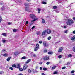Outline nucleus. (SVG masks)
Listing matches in <instances>:
<instances>
[{"mask_svg":"<svg viewBox=\"0 0 75 75\" xmlns=\"http://www.w3.org/2000/svg\"><path fill=\"white\" fill-rule=\"evenodd\" d=\"M30 16L31 18L32 19H34V20H32L31 21V22L29 23V27H30L33 24V23H34V22L35 21V20H37L38 19L36 18V16H35L34 14L30 15Z\"/></svg>","mask_w":75,"mask_h":75,"instance_id":"f257e3e1","label":"nucleus"},{"mask_svg":"<svg viewBox=\"0 0 75 75\" xmlns=\"http://www.w3.org/2000/svg\"><path fill=\"white\" fill-rule=\"evenodd\" d=\"M66 24L69 25H71L74 24V21L71 19H68L67 21L66 22Z\"/></svg>","mask_w":75,"mask_h":75,"instance_id":"f03ea898","label":"nucleus"},{"mask_svg":"<svg viewBox=\"0 0 75 75\" xmlns=\"http://www.w3.org/2000/svg\"><path fill=\"white\" fill-rule=\"evenodd\" d=\"M25 11H30V9L28 7L29 4H28L25 3Z\"/></svg>","mask_w":75,"mask_h":75,"instance_id":"7ed1b4c3","label":"nucleus"},{"mask_svg":"<svg viewBox=\"0 0 75 75\" xmlns=\"http://www.w3.org/2000/svg\"><path fill=\"white\" fill-rule=\"evenodd\" d=\"M27 64H25L23 66V71H24L27 69Z\"/></svg>","mask_w":75,"mask_h":75,"instance_id":"20e7f679","label":"nucleus"},{"mask_svg":"<svg viewBox=\"0 0 75 75\" xmlns=\"http://www.w3.org/2000/svg\"><path fill=\"white\" fill-rule=\"evenodd\" d=\"M43 59L44 61H47L49 59V57H48L45 56L44 58Z\"/></svg>","mask_w":75,"mask_h":75,"instance_id":"39448f33","label":"nucleus"},{"mask_svg":"<svg viewBox=\"0 0 75 75\" xmlns=\"http://www.w3.org/2000/svg\"><path fill=\"white\" fill-rule=\"evenodd\" d=\"M43 45L44 47H48V44L46 42H44Z\"/></svg>","mask_w":75,"mask_h":75,"instance_id":"423d86ee","label":"nucleus"},{"mask_svg":"<svg viewBox=\"0 0 75 75\" xmlns=\"http://www.w3.org/2000/svg\"><path fill=\"white\" fill-rule=\"evenodd\" d=\"M47 34H51V31L49 29H47L46 31Z\"/></svg>","mask_w":75,"mask_h":75,"instance_id":"0eeeda50","label":"nucleus"},{"mask_svg":"<svg viewBox=\"0 0 75 75\" xmlns=\"http://www.w3.org/2000/svg\"><path fill=\"white\" fill-rule=\"evenodd\" d=\"M62 50H63V48L62 47H60L58 50V52H62Z\"/></svg>","mask_w":75,"mask_h":75,"instance_id":"6e6552de","label":"nucleus"},{"mask_svg":"<svg viewBox=\"0 0 75 75\" xmlns=\"http://www.w3.org/2000/svg\"><path fill=\"white\" fill-rule=\"evenodd\" d=\"M16 66V68H20V64H17Z\"/></svg>","mask_w":75,"mask_h":75,"instance_id":"1a4fd4ad","label":"nucleus"},{"mask_svg":"<svg viewBox=\"0 0 75 75\" xmlns=\"http://www.w3.org/2000/svg\"><path fill=\"white\" fill-rule=\"evenodd\" d=\"M31 61V59H29L26 62H25V63L26 64H28L29 63V62H30Z\"/></svg>","mask_w":75,"mask_h":75,"instance_id":"9d476101","label":"nucleus"},{"mask_svg":"<svg viewBox=\"0 0 75 75\" xmlns=\"http://www.w3.org/2000/svg\"><path fill=\"white\" fill-rule=\"evenodd\" d=\"M45 34H46V31L45 30L42 33V35H44Z\"/></svg>","mask_w":75,"mask_h":75,"instance_id":"9b49d317","label":"nucleus"},{"mask_svg":"<svg viewBox=\"0 0 75 75\" xmlns=\"http://www.w3.org/2000/svg\"><path fill=\"white\" fill-rule=\"evenodd\" d=\"M48 54L49 55H52L53 54V52L49 51L48 52Z\"/></svg>","mask_w":75,"mask_h":75,"instance_id":"f8f14e48","label":"nucleus"},{"mask_svg":"<svg viewBox=\"0 0 75 75\" xmlns=\"http://www.w3.org/2000/svg\"><path fill=\"white\" fill-rule=\"evenodd\" d=\"M15 55H18V54H19V53H18V52H16L14 53V54Z\"/></svg>","mask_w":75,"mask_h":75,"instance_id":"ddd939ff","label":"nucleus"},{"mask_svg":"<svg viewBox=\"0 0 75 75\" xmlns=\"http://www.w3.org/2000/svg\"><path fill=\"white\" fill-rule=\"evenodd\" d=\"M2 35L3 36H4L5 37H6L7 36V34H6V33H3L2 34Z\"/></svg>","mask_w":75,"mask_h":75,"instance_id":"4468645a","label":"nucleus"},{"mask_svg":"<svg viewBox=\"0 0 75 75\" xmlns=\"http://www.w3.org/2000/svg\"><path fill=\"white\" fill-rule=\"evenodd\" d=\"M7 55H8V54H7V53H5L3 54V56L5 57H7Z\"/></svg>","mask_w":75,"mask_h":75,"instance_id":"2eb2a0df","label":"nucleus"},{"mask_svg":"<svg viewBox=\"0 0 75 75\" xmlns=\"http://www.w3.org/2000/svg\"><path fill=\"white\" fill-rule=\"evenodd\" d=\"M71 40H75V35L71 38Z\"/></svg>","mask_w":75,"mask_h":75,"instance_id":"dca6fc26","label":"nucleus"},{"mask_svg":"<svg viewBox=\"0 0 75 75\" xmlns=\"http://www.w3.org/2000/svg\"><path fill=\"white\" fill-rule=\"evenodd\" d=\"M10 59H11V57H8L6 59V61H10Z\"/></svg>","mask_w":75,"mask_h":75,"instance_id":"f3484780","label":"nucleus"},{"mask_svg":"<svg viewBox=\"0 0 75 75\" xmlns=\"http://www.w3.org/2000/svg\"><path fill=\"white\" fill-rule=\"evenodd\" d=\"M56 68V66H53L52 68V69L53 70H54V69H55Z\"/></svg>","mask_w":75,"mask_h":75,"instance_id":"a211bd4d","label":"nucleus"},{"mask_svg":"<svg viewBox=\"0 0 75 75\" xmlns=\"http://www.w3.org/2000/svg\"><path fill=\"white\" fill-rule=\"evenodd\" d=\"M36 48H39V44H37L36 45Z\"/></svg>","mask_w":75,"mask_h":75,"instance_id":"6ab92c4d","label":"nucleus"},{"mask_svg":"<svg viewBox=\"0 0 75 75\" xmlns=\"http://www.w3.org/2000/svg\"><path fill=\"white\" fill-rule=\"evenodd\" d=\"M38 48L37 47H36L35 48L34 51H37V50H38Z\"/></svg>","mask_w":75,"mask_h":75,"instance_id":"aec40b11","label":"nucleus"},{"mask_svg":"<svg viewBox=\"0 0 75 75\" xmlns=\"http://www.w3.org/2000/svg\"><path fill=\"white\" fill-rule=\"evenodd\" d=\"M26 57L24 56L23 57L21 58V59H26Z\"/></svg>","mask_w":75,"mask_h":75,"instance_id":"412c9836","label":"nucleus"},{"mask_svg":"<svg viewBox=\"0 0 75 75\" xmlns=\"http://www.w3.org/2000/svg\"><path fill=\"white\" fill-rule=\"evenodd\" d=\"M12 67H15V68H17V67L16 66V65L15 64L12 65Z\"/></svg>","mask_w":75,"mask_h":75,"instance_id":"4be33fe9","label":"nucleus"},{"mask_svg":"<svg viewBox=\"0 0 75 75\" xmlns=\"http://www.w3.org/2000/svg\"><path fill=\"white\" fill-rule=\"evenodd\" d=\"M58 74V72L57 71H54L53 73V74L54 75H55V74Z\"/></svg>","mask_w":75,"mask_h":75,"instance_id":"5701e85b","label":"nucleus"},{"mask_svg":"<svg viewBox=\"0 0 75 75\" xmlns=\"http://www.w3.org/2000/svg\"><path fill=\"white\" fill-rule=\"evenodd\" d=\"M43 70L44 71H47V69L46 68L44 67L43 69Z\"/></svg>","mask_w":75,"mask_h":75,"instance_id":"b1692460","label":"nucleus"},{"mask_svg":"<svg viewBox=\"0 0 75 75\" xmlns=\"http://www.w3.org/2000/svg\"><path fill=\"white\" fill-rule=\"evenodd\" d=\"M42 23H43L44 24V23H45V20H44V19H42Z\"/></svg>","mask_w":75,"mask_h":75,"instance_id":"393cba45","label":"nucleus"},{"mask_svg":"<svg viewBox=\"0 0 75 75\" xmlns=\"http://www.w3.org/2000/svg\"><path fill=\"white\" fill-rule=\"evenodd\" d=\"M19 70L20 71H23V69L21 68H20L19 69Z\"/></svg>","mask_w":75,"mask_h":75,"instance_id":"a878e982","label":"nucleus"},{"mask_svg":"<svg viewBox=\"0 0 75 75\" xmlns=\"http://www.w3.org/2000/svg\"><path fill=\"white\" fill-rule=\"evenodd\" d=\"M73 51L75 52V46H74L73 47Z\"/></svg>","mask_w":75,"mask_h":75,"instance_id":"bb28decb","label":"nucleus"},{"mask_svg":"<svg viewBox=\"0 0 75 75\" xmlns=\"http://www.w3.org/2000/svg\"><path fill=\"white\" fill-rule=\"evenodd\" d=\"M2 20L3 19H2V18H1V16H0V23H1V21H2Z\"/></svg>","mask_w":75,"mask_h":75,"instance_id":"cd10ccee","label":"nucleus"},{"mask_svg":"<svg viewBox=\"0 0 75 75\" xmlns=\"http://www.w3.org/2000/svg\"><path fill=\"white\" fill-rule=\"evenodd\" d=\"M8 25H11V22H9L7 23Z\"/></svg>","mask_w":75,"mask_h":75,"instance_id":"c85d7f7f","label":"nucleus"},{"mask_svg":"<svg viewBox=\"0 0 75 75\" xmlns=\"http://www.w3.org/2000/svg\"><path fill=\"white\" fill-rule=\"evenodd\" d=\"M10 69H11V70H13L14 69L13 67H9Z\"/></svg>","mask_w":75,"mask_h":75,"instance_id":"c756f323","label":"nucleus"},{"mask_svg":"<svg viewBox=\"0 0 75 75\" xmlns=\"http://www.w3.org/2000/svg\"><path fill=\"white\" fill-rule=\"evenodd\" d=\"M51 38V36H49V37H48L47 38V39L48 40H50Z\"/></svg>","mask_w":75,"mask_h":75,"instance_id":"7c9ffc66","label":"nucleus"},{"mask_svg":"<svg viewBox=\"0 0 75 75\" xmlns=\"http://www.w3.org/2000/svg\"><path fill=\"white\" fill-rule=\"evenodd\" d=\"M47 52V50L46 49H45L44 51V52L45 53V52Z\"/></svg>","mask_w":75,"mask_h":75,"instance_id":"2f4dec72","label":"nucleus"},{"mask_svg":"<svg viewBox=\"0 0 75 75\" xmlns=\"http://www.w3.org/2000/svg\"><path fill=\"white\" fill-rule=\"evenodd\" d=\"M28 72L29 73H31V71L30 69L28 70Z\"/></svg>","mask_w":75,"mask_h":75,"instance_id":"473e14b6","label":"nucleus"},{"mask_svg":"<svg viewBox=\"0 0 75 75\" xmlns=\"http://www.w3.org/2000/svg\"><path fill=\"white\" fill-rule=\"evenodd\" d=\"M62 57V56H61V55H59L58 57V58H61Z\"/></svg>","mask_w":75,"mask_h":75,"instance_id":"72a5a7b5","label":"nucleus"},{"mask_svg":"<svg viewBox=\"0 0 75 75\" xmlns=\"http://www.w3.org/2000/svg\"><path fill=\"white\" fill-rule=\"evenodd\" d=\"M4 9V7H2V8L1 9V10H2V11H3Z\"/></svg>","mask_w":75,"mask_h":75,"instance_id":"f704fd0d","label":"nucleus"},{"mask_svg":"<svg viewBox=\"0 0 75 75\" xmlns=\"http://www.w3.org/2000/svg\"><path fill=\"white\" fill-rule=\"evenodd\" d=\"M68 57H72V55L69 54L68 55Z\"/></svg>","mask_w":75,"mask_h":75,"instance_id":"c9c22d12","label":"nucleus"},{"mask_svg":"<svg viewBox=\"0 0 75 75\" xmlns=\"http://www.w3.org/2000/svg\"><path fill=\"white\" fill-rule=\"evenodd\" d=\"M54 9H56L57 8V6H53Z\"/></svg>","mask_w":75,"mask_h":75,"instance_id":"e433bc0d","label":"nucleus"},{"mask_svg":"<svg viewBox=\"0 0 75 75\" xmlns=\"http://www.w3.org/2000/svg\"><path fill=\"white\" fill-rule=\"evenodd\" d=\"M42 64V62H40L39 63V65H41V64Z\"/></svg>","mask_w":75,"mask_h":75,"instance_id":"4c0bfd02","label":"nucleus"},{"mask_svg":"<svg viewBox=\"0 0 75 75\" xmlns=\"http://www.w3.org/2000/svg\"><path fill=\"white\" fill-rule=\"evenodd\" d=\"M42 3L44 4H47V3H46V2H42Z\"/></svg>","mask_w":75,"mask_h":75,"instance_id":"58836bf2","label":"nucleus"},{"mask_svg":"<svg viewBox=\"0 0 75 75\" xmlns=\"http://www.w3.org/2000/svg\"><path fill=\"white\" fill-rule=\"evenodd\" d=\"M6 40H2V42L3 43H5V42H6Z\"/></svg>","mask_w":75,"mask_h":75,"instance_id":"ea45409f","label":"nucleus"},{"mask_svg":"<svg viewBox=\"0 0 75 75\" xmlns=\"http://www.w3.org/2000/svg\"><path fill=\"white\" fill-rule=\"evenodd\" d=\"M50 62H48L46 63V64L47 65H49V64H50Z\"/></svg>","mask_w":75,"mask_h":75,"instance_id":"a19ab883","label":"nucleus"},{"mask_svg":"<svg viewBox=\"0 0 75 75\" xmlns=\"http://www.w3.org/2000/svg\"><path fill=\"white\" fill-rule=\"evenodd\" d=\"M34 28H35V26H33L31 28L32 30H33Z\"/></svg>","mask_w":75,"mask_h":75,"instance_id":"79ce46f5","label":"nucleus"},{"mask_svg":"<svg viewBox=\"0 0 75 75\" xmlns=\"http://www.w3.org/2000/svg\"><path fill=\"white\" fill-rule=\"evenodd\" d=\"M75 72V71L74 70H72V71H71V74H72L73 73H74Z\"/></svg>","mask_w":75,"mask_h":75,"instance_id":"37998d69","label":"nucleus"},{"mask_svg":"<svg viewBox=\"0 0 75 75\" xmlns=\"http://www.w3.org/2000/svg\"><path fill=\"white\" fill-rule=\"evenodd\" d=\"M65 68H66L65 67H63L62 68V69H65Z\"/></svg>","mask_w":75,"mask_h":75,"instance_id":"c03bdc74","label":"nucleus"},{"mask_svg":"<svg viewBox=\"0 0 75 75\" xmlns=\"http://www.w3.org/2000/svg\"><path fill=\"white\" fill-rule=\"evenodd\" d=\"M13 32H16V31H17V30L14 29L13 30Z\"/></svg>","mask_w":75,"mask_h":75,"instance_id":"a18cd8bd","label":"nucleus"},{"mask_svg":"<svg viewBox=\"0 0 75 75\" xmlns=\"http://www.w3.org/2000/svg\"><path fill=\"white\" fill-rule=\"evenodd\" d=\"M67 32H68V30H66L64 31L65 33H67Z\"/></svg>","mask_w":75,"mask_h":75,"instance_id":"49530a36","label":"nucleus"},{"mask_svg":"<svg viewBox=\"0 0 75 75\" xmlns=\"http://www.w3.org/2000/svg\"><path fill=\"white\" fill-rule=\"evenodd\" d=\"M39 44H41L42 43V41H40L39 42Z\"/></svg>","mask_w":75,"mask_h":75,"instance_id":"de8ad7c7","label":"nucleus"},{"mask_svg":"<svg viewBox=\"0 0 75 75\" xmlns=\"http://www.w3.org/2000/svg\"><path fill=\"white\" fill-rule=\"evenodd\" d=\"M72 33H73V34H75V30L73 31Z\"/></svg>","mask_w":75,"mask_h":75,"instance_id":"09e8293b","label":"nucleus"},{"mask_svg":"<svg viewBox=\"0 0 75 75\" xmlns=\"http://www.w3.org/2000/svg\"><path fill=\"white\" fill-rule=\"evenodd\" d=\"M2 51H3V52H6V50H4V49H3V50H2Z\"/></svg>","mask_w":75,"mask_h":75,"instance_id":"8fccbe9b","label":"nucleus"},{"mask_svg":"<svg viewBox=\"0 0 75 75\" xmlns=\"http://www.w3.org/2000/svg\"><path fill=\"white\" fill-rule=\"evenodd\" d=\"M40 70H42V67H40Z\"/></svg>","mask_w":75,"mask_h":75,"instance_id":"3c124183","label":"nucleus"},{"mask_svg":"<svg viewBox=\"0 0 75 75\" xmlns=\"http://www.w3.org/2000/svg\"><path fill=\"white\" fill-rule=\"evenodd\" d=\"M56 13H59V11H58V10H57L56 11Z\"/></svg>","mask_w":75,"mask_h":75,"instance_id":"603ef678","label":"nucleus"},{"mask_svg":"<svg viewBox=\"0 0 75 75\" xmlns=\"http://www.w3.org/2000/svg\"><path fill=\"white\" fill-rule=\"evenodd\" d=\"M38 11H41V9L38 8Z\"/></svg>","mask_w":75,"mask_h":75,"instance_id":"864d4df0","label":"nucleus"},{"mask_svg":"<svg viewBox=\"0 0 75 75\" xmlns=\"http://www.w3.org/2000/svg\"><path fill=\"white\" fill-rule=\"evenodd\" d=\"M26 24H28V21H27L26 22Z\"/></svg>","mask_w":75,"mask_h":75,"instance_id":"5fc2aeb1","label":"nucleus"},{"mask_svg":"<svg viewBox=\"0 0 75 75\" xmlns=\"http://www.w3.org/2000/svg\"><path fill=\"white\" fill-rule=\"evenodd\" d=\"M34 57H36V55H35V54H34L33 55Z\"/></svg>","mask_w":75,"mask_h":75,"instance_id":"6e6d98bb","label":"nucleus"},{"mask_svg":"<svg viewBox=\"0 0 75 75\" xmlns=\"http://www.w3.org/2000/svg\"><path fill=\"white\" fill-rule=\"evenodd\" d=\"M41 75H45V74H44V73H42Z\"/></svg>","mask_w":75,"mask_h":75,"instance_id":"4d7b16f0","label":"nucleus"},{"mask_svg":"<svg viewBox=\"0 0 75 75\" xmlns=\"http://www.w3.org/2000/svg\"><path fill=\"white\" fill-rule=\"evenodd\" d=\"M64 28H67V27H66V26H64Z\"/></svg>","mask_w":75,"mask_h":75,"instance_id":"13d9d810","label":"nucleus"},{"mask_svg":"<svg viewBox=\"0 0 75 75\" xmlns=\"http://www.w3.org/2000/svg\"><path fill=\"white\" fill-rule=\"evenodd\" d=\"M6 67L7 68H8V67H9V66H7Z\"/></svg>","mask_w":75,"mask_h":75,"instance_id":"bf43d9fd","label":"nucleus"},{"mask_svg":"<svg viewBox=\"0 0 75 75\" xmlns=\"http://www.w3.org/2000/svg\"><path fill=\"white\" fill-rule=\"evenodd\" d=\"M69 64H70V63H69V62H68L67 63V64L69 65Z\"/></svg>","mask_w":75,"mask_h":75,"instance_id":"052dcab7","label":"nucleus"},{"mask_svg":"<svg viewBox=\"0 0 75 75\" xmlns=\"http://www.w3.org/2000/svg\"><path fill=\"white\" fill-rule=\"evenodd\" d=\"M73 20H75V17H73Z\"/></svg>","mask_w":75,"mask_h":75,"instance_id":"680f3d73","label":"nucleus"},{"mask_svg":"<svg viewBox=\"0 0 75 75\" xmlns=\"http://www.w3.org/2000/svg\"><path fill=\"white\" fill-rule=\"evenodd\" d=\"M22 75V74H18V75Z\"/></svg>","mask_w":75,"mask_h":75,"instance_id":"e2e57ef3","label":"nucleus"},{"mask_svg":"<svg viewBox=\"0 0 75 75\" xmlns=\"http://www.w3.org/2000/svg\"><path fill=\"white\" fill-rule=\"evenodd\" d=\"M30 1V0H28V1Z\"/></svg>","mask_w":75,"mask_h":75,"instance_id":"0e129e2a","label":"nucleus"},{"mask_svg":"<svg viewBox=\"0 0 75 75\" xmlns=\"http://www.w3.org/2000/svg\"><path fill=\"white\" fill-rule=\"evenodd\" d=\"M40 13V11H38V13Z\"/></svg>","mask_w":75,"mask_h":75,"instance_id":"69168bd1","label":"nucleus"},{"mask_svg":"<svg viewBox=\"0 0 75 75\" xmlns=\"http://www.w3.org/2000/svg\"><path fill=\"white\" fill-rule=\"evenodd\" d=\"M36 72H38V71H35Z\"/></svg>","mask_w":75,"mask_h":75,"instance_id":"338daca9","label":"nucleus"},{"mask_svg":"<svg viewBox=\"0 0 75 75\" xmlns=\"http://www.w3.org/2000/svg\"><path fill=\"white\" fill-rule=\"evenodd\" d=\"M72 75H74V74H73Z\"/></svg>","mask_w":75,"mask_h":75,"instance_id":"774afa93","label":"nucleus"}]
</instances>
